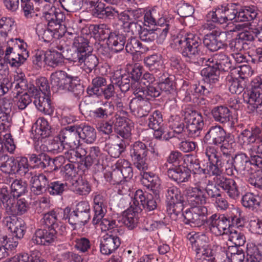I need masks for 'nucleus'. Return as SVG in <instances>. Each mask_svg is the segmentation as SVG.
Wrapping results in <instances>:
<instances>
[{
	"label": "nucleus",
	"mask_w": 262,
	"mask_h": 262,
	"mask_svg": "<svg viewBox=\"0 0 262 262\" xmlns=\"http://www.w3.org/2000/svg\"><path fill=\"white\" fill-rule=\"evenodd\" d=\"M226 40V33L217 28L204 35L203 45L197 35L187 34L172 36L170 46L174 50H180L186 62L200 64L206 60L201 57L205 54V47L212 52L225 49L227 46Z\"/></svg>",
	"instance_id": "f257e3e1"
},
{
	"label": "nucleus",
	"mask_w": 262,
	"mask_h": 262,
	"mask_svg": "<svg viewBox=\"0 0 262 262\" xmlns=\"http://www.w3.org/2000/svg\"><path fill=\"white\" fill-rule=\"evenodd\" d=\"M92 51V47L89 46L88 39L84 37L78 38L75 40L72 53L66 59L77 66L84 63V71L90 74L93 70L96 71V67L99 63L98 58L91 53Z\"/></svg>",
	"instance_id": "f03ea898"
},
{
	"label": "nucleus",
	"mask_w": 262,
	"mask_h": 262,
	"mask_svg": "<svg viewBox=\"0 0 262 262\" xmlns=\"http://www.w3.org/2000/svg\"><path fill=\"white\" fill-rule=\"evenodd\" d=\"M205 60L207 67L201 70V75L204 81L213 84L217 88L220 85L221 72H228L232 68L231 60L222 52L216 53Z\"/></svg>",
	"instance_id": "7ed1b4c3"
},
{
	"label": "nucleus",
	"mask_w": 262,
	"mask_h": 262,
	"mask_svg": "<svg viewBox=\"0 0 262 262\" xmlns=\"http://www.w3.org/2000/svg\"><path fill=\"white\" fill-rule=\"evenodd\" d=\"M48 10H45L42 13V17L48 23L50 27H56L55 30L58 29L59 35L62 37L66 34L71 36L74 38L73 48L75 40L78 38L82 37L77 35V26L72 21L66 19V16L63 12L55 7H51Z\"/></svg>",
	"instance_id": "20e7f679"
},
{
	"label": "nucleus",
	"mask_w": 262,
	"mask_h": 262,
	"mask_svg": "<svg viewBox=\"0 0 262 262\" xmlns=\"http://www.w3.org/2000/svg\"><path fill=\"white\" fill-rule=\"evenodd\" d=\"M51 90L54 93L60 91L70 92L73 95L79 99L83 95L84 89L80 83L78 76L68 74L63 71H58L51 75Z\"/></svg>",
	"instance_id": "39448f33"
},
{
	"label": "nucleus",
	"mask_w": 262,
	"mask_h": 262,
	"mask_svg": "<svg viewBox=\"0 0 262 262\" xmlns=\"http://www.w3.org/2000/svg\"><path fill=\"white\" fill-rule=\"evenodd\" d=\"M217 177H214L213 182L208 180L205 187L201 185L200 182L195 184V187H189L186 190L188 201L192 205H205L207 203V196L213 201L222 193L220 187L216 185Z\"/></svg>",
	"instance_id": "423d86ee"
},
{
	"label": "nucleus",
	"mask_w": 262,
	"mask_h": 262,
	"mask_svg": "<svg viewBox=\"0 0 262 262\" xmlns=\"http://www.w3.org/2000/svg\"><path fill=\"white\" fill-rule=\"evenodd\" d=\"M216 90L213 84L204 81L201 83L188 84L184 82L181 91L184 92L183 101L185 102H191L194 105L199 104L202 96L211 97Z\"/></svg>",
	"instance_id": "0eeeda50"
},
{
	"label": "nucleus",
	"mask_w": 262,
	"mask_h": 262,
	"mask_svg": "<svg viewBox=\"0 0 262 262\" xmlns=\"http://www.w3.org/2000/svg\"><path fill=\"white\" fill-rule=\"evenodd\" d=\"M187 239L195 252L196 262H215V251L208 243V238L205 234L200 235H187Z\"/></svg>",
	"instance_id": "6e6552de"
},
{
	"label": "nucleus",
	"mask_w": 262,
	"mask_h": 262,
	"mask_svg": "<svg viewBox=\"0 0 262 262\" xmlns=\"http://www.w3.org/2000/svg\"><path fill=\"white\" fill-rule=\"evenodd\" d=\"M211 159V176L216 177H224L222 175L225 170V173L229 176H234L238 173L235 167L233 158H224L219 151L218 148L212 146Z\"/></svg>",
	"instance_id": "1a4fd4ad"
},
{
	"label": "nucleus",
	"mask_w": 262,
	"mask_h": 262,
	"mask_svg": "<svg viewBox=\"0 0 262 262\" xmlns=\"http://www.w3.org/2000/svg\"><path fill=\"white\" fill-rule=\"evenodd\" d=\"M150 151L156 158L159 157L157 149L151 148L149 149L147 145L143 142L138 141L135 142L130 146V156L134 166L139 170L144 171L148 168L146 157Z\"/></svg>",
	"instance_id": "9d476101"
},
{
	"label": "nucleus",
	"mask_w": 262,
	"mask_h": 262,
	"mask_svg": "<svg viewBox=\"0 0 262 262\" xmlns=\"http://www.w3.org/2000/svg\"><path fill=\"white\" fill-rule=\"evenodd\" d=\"M63 214V219L68 220L70 224L84 226L90 219V206L88 202L81 201L77 204L73 211L69 207L65 208Z\"/></svg>",
	"instance_id": "9b49d317"
},
{
	"label": "nucleus",
	"mask_w": 262,
	"mask_h": 262,
	"mask_svg": "<svg viewBox=\"0 0 262 262\" xmlns=\"http://www.w3.org/2000/svg\"><path fill=\"white\" fill-rule=\"evenodd\" d=\"M249 157L244 152L236 154L233 158L235 167L238 173L243 175L252 173L253 170H256L262 165V159L249 153Z\"/></svg>",
	"instance_id": "f8f14e48"
},
{
	"label": "nucleus",
	"mask_w": 262,
	"mask_h": 262,
	"mask_svg": "<svg viewBox=\"0 0 262 262\" xmlns=\"http://www.w3.org/2000/svg\"><path fill=\"white\" fill-rule=\"evenodd\" d=\"M184 119L188 136L193 138L200 137L204 125L203 118L201 114L190 108H187L184 111Z\"/></svg>",
	"instance_id": "ddd939ff"
},
{
	"label": "nucleus",
	"mask_w": 262,
	"mask_h": 262,
	"mask_svg": "<svg viewBox=\"0 0 262 262\" xmlns=\"http://www.w3.org/2000/svg\"><path fill=\"white\" fill-rule=\"evenodd\" d=\"M159 197V194L156 196L154 194L138 189L135 193L132 207H134L136 212H141L143 208L148 211L154 210L157 207L156 199Z\"/></svg>",
	"instance_id": "4468645a"
},
{
	"label": "nucleus",
	"mask_w": 262,
	"mask_h": 262,
	"mask_svg": "<svg viewBox=\"0 0 262 262\" xmlns=\"http://www.w3.org/2000/svg\"><path fill=\"white\" fill-rule=\"evenodd\" d=\"M212 146H206L204 149V154L207 158V162L205 167H202L200 164V161L196 157L192 155H186V160L188 162L186 167L190 171H192L193 173L199 174L209 175L211 176V159L212 157Z\"/></svg>",
	"instance_id": "2eb2a0df"
},
{
	"label": "nucleus",
	"mask_w": 262,
	"mask_h": 262,
	"mask_svg": "<svg viewBox=\"0 0 262 262\" xmlns=\"http://www.w3.org/2000/svg\"><path fill=\"white\" fill-rule=\"evenodd\" d=\"M57 233L58 230L53 229H38L29 240L28 246L29 248H33L35 246L53 245L57 241Z\"/></svg>",
	"instance_id": "dca6fc26"
},
{
	"label": "nucleus",
	"mask_w": 262,
	"mask_h": 262,
	"mask_svg": "<svg viewBox=\"0 0 262 262\" xmlns=\"http://www.w3.org/2000/svg\"><path fill=\"white\" fill-rule=\"evenodd\" d=\"M149 11L158 22V25L163 27L160 35V38L162 40L164 38H166L170 28L173 25L174 18L172 14L164 10L161 6H154Z\"/></svg>",
	"instance_id": "f3484780"
},
{
	"label": "nucleus",
	"mask_w": 262,
	"mask_h": 262,
	"mask_svg": "<svg viewBox=\"0 0 262 262\" xmlns=\"http://www.w3.org/2000/svg\"><path fill=\"white\" fill-rule=\"evenodd\" d=\"M231 135V134L227 133L221 125H212L207 129L203 139V142L207 144V146L211 145L215 147L224 141H227V139H229Z\"/></svg>",
	"instance_id": "a211bd4d"
},
{
	"label": "nucleus",
	"mask_w": 262,
	"mask_h": 262,
	"mask_svg": "<svg viewBox=\"0 0 262 262\" xmlns=\"http://www.w3.org/2000/svg\"><path fill=\"white\" fill-rule=\"evenodd\" d=\"M230 222L224 214L214 213L209 217L208 226L205 228L206 232H210L216 236L221 235L226 231L230 232Z\"/></svg>",
	"instance_id": "6ab92c4d"
},
{
	"label": "nucleus",
	"mask_w": 262,
	"mask_h": 262,
	"mask_svg": "<svg viewBox=\"0 0 262 262\" xmlns=\"http://www.w3.org/2000/svg\"><path fill=\"white\" fill-rule=\"evenodd\" d=\"M50 180L48 173H38L32 176L30 189L34 195H39L47 192Z\"/></svg>",
	"instance_id": "aec40b11"
},
{
	"label": "nucleus",
	"mask_w": 262,
	"mask_h": 262,
	"mask_svg": "<svg viewBox=\"0 0 262 262\" xmlns=\"http://www.w3.org/2000/svg\"><path fill=\"white\" fill-rule=\"evenodd\" d=\"M211 113L215 121L224 126H233L234 122L232 112L227 106H215L212 109Z\"/></svg>",
	"instance_id": "412c9836"
},
{
	"label": "nucleus",
	"mask_w": 262,
	"mask_h": 262,
	"mask_svg": "<svg viewBox=\"0 0 262 262\" xmlns=\"http://www.w3.org/2000/svg\"><path fill=\"white\" fill-rule=\"evenodd\" d=\"M95 212L92 222L94 225L99 223L100 220L103 217L105 208L106 206V194L104 192H95L92 194Z\"/></svg>",
	"instance_id": "4be33fe9"
},
{
	"label": "nucleus",
	"mask_w": 262,
	"mask_h": 262,
	"mask_svg": "<svg viewBox=\"0 0 262 262\" xmlns=\"http://www.w3.org/2000/svg\"><path fill=\"white\" fill-rule=\"evenodd\" d=\"M262 130L258 126H254L242 130L238 135V143L242 146L250 145L261 139Z\"/></svg>",
	"instance_id": "5701e85b"
},
{
	"label": "nucleus",
	"mask_w": 262,
	"mask_h": 262,
	"mask_svg": "<svg viewBox=\"0 0 262 262\" xmlns=\"http://www.w3.org/2000/svg\"><path fill=\"white\" fill-rule=\"evenodd\" d=\"M105 157V155L98 146H92L89 148V155L82 160V165L88 169L94 164L103 169Z\"/></svg>",
	"instance_id": "b1692460"
},
{
	"label": "nucleus",
	"mask_w": 262,
	"mask_h": 262,
	"mask_svg": "<svg viewBox=\"0 0 262 262\" xmlns=\"http://www.w3.org/2000/svg\"><path fill=\"white\" fill-rule=\"evenodd\" d=\"M59 134L65 145L70 148H76L79 146L80 138L77 124L64 127L60 131Z\"/></svg>",
	"instance_id": "393cba45"
},
{
	"label": "nucleus",
	"mask_w": 262,
	"mask_h": 262,
	"mask_svg": "<svg viewBox=\"0 0 262 262\" xmlns=\"http://www.w3.org/2000/svg\"><path fill=\"white\" fill-rule=\"evenodd\" d=\"M217 179L216 185L220 186L229 198L236 200L239 197V187L234 179L226 177H217Z\"/></svg>",
	"instance_id": "a878e982"
},
{
	"label": "nucleus",
	"mask_w": 262,
	"mask_h": 262,
	"mask_svg": "<svg viewBox=\"0 0 262 262\" xmlns=\"http://www.w3.org/2000/svg\"><path fill=\"white\" fill-rule=\"evenodd\" d=\"M91 9L93 15L95 17L103 18H109L115 19L118 16V8L113 6H106V5L101 1L93 7H89Z\"/></svg>",
	"instance_id": "bb28decb"
},
{
	"label": "nucleus",
	"mask_w": 262,
	"mask_h": 262,
	"mask_svg": "<svg viewBox=\"0 0 262 262\" xmlns=\"http://www.w3.org/2000/svg\"><path fill=\"white\" fill-rule=\"evenodd\" d=\"M254 40L250 31H244L238 33L229 43L230 49L235 53L240 52L248 48L249 42Z\"/></svg>",
	"instance_id": "cd10ccee"
},
{
	"label": "nucleus",
	"mask_w": 262,
	"mask_h": 262,
	"mask_svg": "<svg viewBox=\"0 0 262 262\" xmlns=\"http://www.w3.org/2000/svg\"><path fill=\"white\" fill-rule=\"evenodd\" d=\"M117 234L107 233L101 240L100 252L104 255H110L114 252L121 244L120 238Z\"/></svg>",
	"instance_id": "c85d7f7f"
},
{
	"label": "nucleus",
	"mask_w": 262,
	"mask_h": 262,
	"mask_svg": "<svg viewBox=\"0 0 262 262\" xmlns=\"http://www.w3.org/2000/svg\"><path fill=\"white\" fill-rule=\"evenodd\" d=\"M167 172L168 178L178 184L188 182L191 178L190 170L181 165L168 168Z\"/></svg>",
	"instance_id": "c756f323"
},
{
	"label": "nucleus",
	"mask_w": 262,
	"mask_h": 262,
	"mask_svg": "<svg viewBox=\"0 0 262 262\" xmlns=\"http://www.w3.org/2000/svg\"><path fill=\"white\" fill-rule=\"evenodd\" d=\"M145 170L141 172L142 184L151 191L156 196L158 195L160 189V181L158 176L155 173Z\"/></svg>",
	"instance_id": "7c9ffc66"
},
{
	"label": "nucleus",
	"mask_w": 262,
	"mask_h": 262,
	"mask_svg": "<svg viewBox=\"0 0 262 262\" xmlns=\"http://www.w3.org/2000/svg\"><path fill=\"white\" fill-rule=\"evenodd\" d=\"M165 125L163 123V115L159 110L154 111L148 118V126L155 132V138H160L164 133Z\"/></svg>",
	"instance_id": "2f4dec72"
},
{
	"label": "nucleus",
	"mask_w": 262,
	"mask_h": 262,
	"mask_svg": "<svg viewBox=\"0 0 262 262\" xmlns=\"http://www.w3.org/2000/svg\"><path fill=\"white\" fill-rule=\"evenodd\" d=\"M126 37L127 33L125 31L114 30L106 45L115 53L120 52L124 49Z\"/></svg>",
	"instance_id": "473e14b6"
},
{
	"label": "nucleus",
	"mask_w": 262,
	"mask_h": 262,
	"mask_svg": "<svg viewBox=\"0 0 262 262\" xmlns=\"http://www.w3.org/2000/svg\"><path fill=\"white\" fill-rule=\"evenodd\" d=\"M133 98L130 103L129 107L136 113L137 117L141 118L146 116L151 110L150 101L144 98H139L138 96Z\"/></svg>",
	"instance_id": "72a5a7b5"
},
{
	"label": "nucleus",
	"mask_w": 262,
	"mask_h": 262,
	"mask_svg": "<svg viewBox=\"0 0 262 262\" xmlns=\"http://www.w3.org/2000/svg\"><path fill=\"white\" fill-rule=\"evenodd\" d=\"M4 223L17 239H21L26 232L27 226L23 220H15L10 216L5 217Z\"/></svg>",
	"instance_id": "f704fd0d"
},
{
	"label": "nucleus",
	"mask_w": 262,
	"mask_h": 262,
	"mask_svg": "<svg viewBox=\"0 0 262 262\" xmlns=\"http://www.w3.org/2000/svg\"><path fill=\"white\" fill-rule=\"evenodd\" d=\"M32 129L34 130L36 138L38 139L37 145H39V140L50 137L51 135V127L49 122L43 118H39L32 125Z\"/></svg>",
	"instance_id": "c9c22d12"
},
{
	"label": "nucleus",
	"mask_w": 262,
	"mask_h": 262,
	"mask_svg": "<svg viewBox=\"0 0 262 262\" xmlns=\"http://www.w3.org/2000/svg\"><path fill=\"white\" fill-rule=\"evenodd\" d=\"M193 206V214L192 221V226L202 227L203 228L208 226L209 217L208 215V209L204 205H192Z\"/></svg>",
	"instance_id": "e433bc0d"
},
{
	"label": "nucleus",
	"mask_w": 262,
	"mask_h": 262,
	"mask_svg": "<svg viewBox=\"0 0 262 262\" xmlns=\"http://www.w3.org/2000/svg\"><path fill=\"white\" fill-rule=\"evenodd\" d=\"M134 94L139 98H144L151 101L159 97L162 92L158 85L155 86L151 84L147 87H143L140 85L134 89Z\"/></svg>",
	"instance_id": "4c0bfd02"
},
{
	"label": "nucleus",
	"mask_w": 262,
	"mask_h": 262,
	"mask_svg": "<svg viewBox=\"0 0 262 262\" xmlns=\"http://www.w3.org/2000/svg\"><path fill=\"white\" fill-rule=\"evenodd\" d=\"M29 209V205L25 198H16L7 206H6L7 212L10 215H21L26 213Z\"/></svg>",
	"instance_id": "58836bf2"
},
{
	"label": "nucleus",
	"mask_w": 262,
	"mask_h": 262,
	"mask_svg": "<svg viewBox=\"0 0 262 262\" xmlns=\"http://www.w3.org/2000/svg\"><path fill=\"white\" fill-rule=\"evenodd\" d=\"M28 157L30 165L33 168L44 169L50 165L51 158L46 153L30 154Z\"/></svg>",
	"instance_id": "ea45409f"
},
{
	"label": "nucleus",
	"mask_w": 262,
	"mask_h": 262,
	"mask_svg": "<svg viewBox=\"0 0 262 262\" xmlns=\"http://www.w3.org/2000/svg\"><path fill=\"white\" fill-rule=\"evenodd\" d=\"M260 12L257 7L254 5L245 6L237 10L236 22L249 21L256 19Z\"/></svg>",
	"instance_id": "a19ab883"
},
{
	"label": "nucleus",
	"mask_w": 262,
	"mask_h": 262,
	"mask_svg": "<svg viewBox=\"0 0 262 262\" xmlns=\"http://www.w3.org/2000/svg\"><path fill=\"white\" fill-rule=\"evenodd\" d=\"M59 213L58 210L53 209L43 214L42 219H41V223L46 228L53 229L58 230L59 228L62 232L66 230V227L63 226L59 227V221L58 215Z\"/></svg>",
	"instance_id": "79ce46f5"
},
{
	"label": "nucleus",
	"mask_w": 262,
	"mask_h": 262,
	"mask_svg": "<svg viewBox=\"0 0 262 262\" xmlns=\"http://www.w3.org/2000/svg\"><path fill=\"white\" fill-rule=\"evenodd\" d=\"M158 86L162 93H164L166 95L173 94L176 90L173 76L167 73H164L159 77Z\"/></svg>",
	"instance_id": "37998d69"
},
{
	"label": "nucleus",
	"mask_w": 262,
	"mask_h": 262,
	"mask_svg": "<svg viewBox=\"0 0 262 262\" xmlns=\"http://www.w3.org/2000/svg\"><path fill=\"white\" fill-rule=\"evenodd\" d=\"M33 103L37 109L46 115L52 116L54 112V107L51 103L49 95L34 97Z\"/></svg>",
	"instance_id": "c03bdc74"
},
{
	"label": "nucleus",
	"mask_w": 262,
	"mask_h": 262,
	"mask_svg": "<svg viewBox=\"0 0 262 262\" xmlns=\"http://www.w3.org/2000/svg\"><path fill=\"white\" fill-rule=\"evenodd\" d=\"M89 30L96 38L101 41L106 40V43L114 31L104 24L92 25L89 27Z\"/></svg>",
	"instance_id": "a18cd8bd"
},
{
	"label": "nucleus",
	"mask_w": 262,
	"mask_h": 262,
	"mask_svg": "<svg viewBox=\"0 0 262 262\" xmlns=\"http://www.w3.org/2000/svg\"><path fill=\"white\" fill-rule=\"evenodd\" d=\"M262 95V74L255 77L251 82V88L247 89L243 94V98L248 99V98L255 97V99Z\"/></svg>",
	"instance_id": "49530a36"
},
{
	"label": "nucleus",
	"mask_w": 262,
	"mask_h": 262,
	"mask_svg": "<svg viewBox=\"0 0 262 262\" xmlns=\"http://www.w3.org/2000/svg\"><path fill=\"white\" fill-rule=\"evenodd\" d=\"M80 140L84 142L91 144L96 140V131L95 129L89 125L80 124L77 125Z\"/></svg>",
	"instance_id": "de8ad7c7"
},
{
	"label": "nucleus",
	"mask_w": 262,
	"mask_h": 262,
	"mask_svg": "<svg viewBox=\"0 0 262 262\" xmlns=\"http://www.w3.org/2000/svg\"><path fill=\"white\" fill-rule=\"evenodd\" d=\"M101 229L104 231H108L109 234L122 235L124 233L123 228L119 226V222L112 218H102L100 220Z\"/></svg>",
	"instance_id": "09e8293b"
},
{
	"label": "nucleus",
	"mask_w": 262,
	"mask_h": 262,
	"mask_svg": "<svg viewBox=\"0 0 262 262\" xmlns=\"http://www.w3.org/2000/svg\"><path fill=\"white\" fill-rule=\"evenodd\" d=\"M144 10L142 9H127L123 11H120L118 8V16L116 18L122 21H140V18L143 16Z\"/></svg>",
	"instance_id": "8fccbe9b"
},
{
	"label": "nucleus",
	"mask_w": 262,
	"mask_h": 262,
	"mask_svg": "<svg viewBox=\"0 0 262 262\" xmlns=\"http://www.w3.org/2000/svg\"><path fill=\"white\" fill-rule=\"evenodd\" d=\"M112 83L118 86L123 93L127 92L130 87L133 88L130 80L126 74H121L117 71L112 77Z\"/></svg>",
	"instance_id": "3c124183"
},
{
	"label": "nucleus",
	"mask_w": 262,
	"mask_h": 262,
	"mask_svg": "<svg viewBox=\"0 0 262 262\" xmlns=\"http://www.w3.org/2000/svg\"><path fill=\"white\" fill-rule=\"evenodd\" d=\"M107 84L106 79L101 76H97L92 80V85H89L86 90L89 97L96 96L99 97L101 96V90L102 87Z\"/></svg>",
	"instance_id": "603ef678"
},
{
	"label": "nucleus",
	"mask_w": 262,
	"mask_h": 262,
	"mask_svg": "<svg viewBox=\"0 0 262 262\" xmlns=\"http://www.w3.org/2000/svg\"><path fill=\"white\" fill-rule=\"evenodd\" d=\"M162 28H158L156 29H147L143 28L139 35L140 38L143 41L146 42H151L156 39H157V42L158 43H162L165 40L166 38H164L162 40H161L160 35L162 32Z\"/></svg>",
	"instance_id": "864d4df0"
},
{
	"label": "nucleus",
	"mask_w": 262,
	"mask_h": 262,
	"mask_svg": "<svg viewBox=\"0 0 262 262\" xmlns=\"http://www.w3.org/2000/svg\"><path fill=\"white\" fill-rule=\"evenodd\" d=\"M114 110V106L112 103L106 101L101 103L91 113L96 119H105L113 114Z\"/></svg>",
	"instance_id": "5fc2aeb1"
},
{
	"label": "nucleus",
	"mask_w": 262,
	"mask_h": 262,
	"mask_svg": "<svg viewBox=\"0 0 262 262\" xmlns=\"http://www.w3.org/2000/svg\"><path fill=\"white\" fill-rule=\"evenodd\" d=\"M128 143L124 140H121L119 143H108L105 144V150L112 158H117L126 150Z\"/></svg>",
	"instance_id": "6e6d98bb"
},
{
	"label": "nucleus",
	"mask_w": 262,
	"mask_h": 262,
	"mask_svg": "<svg viewBox=\"0 0 262 262\" xmlns=\"http://www.w3.org/2000/svg\"><path fill=\"white\" fill-rule=\"evenodd\" d=\"M45 63L48 66L54 68L64 62V56L61 52L55 49L49 50L46 52Z\"/></svg>",
	"instance_id": "4d7b16f0"
},
{
	"label": "nucleus",
	"mask_w": 262,
	"mask_h": 262,
	"mask_svg": "<svg viewBox=\"0 0 262 262\" xmlns=\"http://www.w3.org/2000/svg\"><path fill=\"white\" fill-rule=\"evenodd\" d=\"M87 154L86 150L78 146L76 148H71L70 149L67 150L64 153L65 159L68 160V163H74L78 162L79 160L81 162L82 164V161L84 159V157Z\"/></svg>",
	"instance_id": "13d9d810"
},
{
	"label": "nucleus",
	"mask_w": 262,
	"mask_h": 262,
	"mask_svg": "<svg viewBox=\"0 0 262 262\" xmlns=\"http://www.w3.org/2000/svg\"><path fill=\"white\" fill-rule=\"evenodd\" d=\"M11 86L14 87L17 95L22 93L23 91H27V92L32 95L38 93L36 88L31 83H28L27 80L24 78H19L15 80L13 83H11Z\"/></svg>",
	"instance_id": "bf43d9fd"
},
{
	"label": "nucleus",
	"mask_w": 262,
	"mask_h": 262,
	"mask_svg": "<svg viewBox=\"0 0 262 262\" xmlns=\"http://www.w3.org/2000/svg\"><path fill=\"white\" fill-rule=\"evenodd\" d=\"M71 189L75 193L81 195H86L91 191V187L89 183L82 178L73 180Z\"/></svg>",
	"instance_id": "052dcab7"
},
{
	"label": "nucleus",
	"mask_w": 262,
	"mask_h": 262,
	"mask_svg": "<svg viewBox=\"0 0 262 262\" xmlns=\"http://www.w3.org/2000/svg\"><path fill=\"white\" fill-rule=\"evenodd\" d=\"M16 164L14 157H9L7 155H0V168L3 172L11 173L13 176L16 173Z\"/></svg>",
	"instance_id": "680f3d73"
},
{
	"label": "nucleus",
	"mask_w": 262,
	"mask_h": 262,
	"mask_svg": "<svg viewBox=\"0 0 262 262\" xmlns=\"http://www.w3.org/2000/svg\"><path fill=\"white\" fill-rule=\"evenodd\" d=\"M68 189L66 182L62 181L50 180L47 193L52 196H61Z\"/></svg>",
	"instance_id": "e2e57ef3"
},
{
	"label": "nucleus",
	"mask_w": 262,
	"mask_h": 262,
	"mask_svg": "<svg viewBox=\"0 0 262 262\" xmlns=\"http://www.w3.org/2000/svg\"><path fill=\"white\" fill-rule=\"evenodd\" d=\"M225 7L221 6L213 9L206 15V19L211 20L214 23L223 24L226 23L225 20Z\"/></svg>",
	"instance_id": "0e129e2a"
},
{
	"label": "nucleus",
	"mask_w": 262,
	"mask_h": 262,
	"mask_svg": "<svg viewBox=\"0 0 262 262\" xmlns=\"http://www.w3.org/2000/svg\"><path fill=\"white\" fill-rule=\"evenodd\" d=\"M65 144L63 143V140L61 139L60 134L55 136L49 143V147L41 144L40 148L45 151L47 150L52 151L54 153H59L62 152L64 149Z\"/></svg>",
	"instance_id": "69168bd1"
},
{
	"label": "nucleus",
	"mask_w": 262,
	"mask_h": 262,
	"mask_svg": "<svg viewBox=\"0 0 262 262\" xmlns=\"http://www.w3.org/2000/svg\"><path fill=\"white\" fill-rule=\"evenodd\" d=\"M132 210H128L126 214L125 215L122 219L123 223L124 225L129 230H133L136 228L138 224L139 216L138 213L134 209V207L130 206Z\"/></svg>",
	"instance_id": "338daca9"
},
{
	"label": "nucleus",
	"mask_w": 262,
	"mask_h": 262,
	"mask_svg": "<svg viewBox=\"0 0 262 262\" xmlns=\"http://www.w3.org/2000/svg\"><path fill=\"white\" fill-rule=\"evenodd\" d=\"M248 98V99L243 98L244 101L248 104L247 112L249 114L256 112L257 114L262 115V99L260 96L256 99Z\"/></svg>",
	"instance_id": "774afa93"
}]
</instances>
